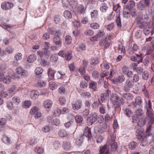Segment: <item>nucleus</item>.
I'll list each match as a JSON object with an SVG mask.
<instances>
[{
    "mask_svg": "<svg viewBox=\"0 0 154 154\" xmlns=\"http://www.w3.org/2000/svg\"><path fill=\"white\" fill-rule=\"evenodd\" d=\"M145 103V108L146 110V118H141L139 120L137 124L140 127L145 125L147 119L148 120V122L151 124L153 123L154 121V113L152 109L151 102L150 100H149L147 102L146 101Z\"/></svg>",
    "mask_w": 154,
    "mask_h": 154,
    "instance_id": "1",
    "label": "nucleus"
},
{
    "mask_svg": "<svg viewBox=\"0 0 154 154\" xmlns=\"http://www.w3.org/2000/svg\"><path fill=\"white\" fill-rule=\"evenodd\" d=\"M150 3V0H141L137 4V8L139 10H144L149 7Z\"/></svg>",
    "mask_w": 154,
    "mask_h": 154,
    "instance_id": "2",
    "label": "nucleus"
},
{
    "mask_svg": "<svg viewBox=\"0 0 154 154\" xmlns=\"http://www.w3.org/2000/svg\"><path fill=\"white\" fill-rule=\"evenodd\" d=\"M87 119V122L88 124L91 125L96 121L98 116L97 113L94 112L91 113Z\"/></svg>",
    "mask_w": 154,
    "mask_h": 154,
    "instance_id": "3",
    "label": "nucleus"
},
{
    "mask_svg": "<svg viewBox=\"0 0 154 154\" xmlns=\"http://www.w3.org/2000/svg\"><path fill=\"white\" fill-rule=\"evenodd\" d=\"M135 6V2L132 0H130L128 2L127 5L125 6V8L130 11L132 13L135 14L136 12L135 9L134 8Z\"/></svg>",
    "mask_w": 154,
    "mask_h": 154,
    "instance_id": "4",
    "label": "nucleus"
},
{
    "mask_svg": "<svg viewBox=\"0 0 154 154\" xmlns=\"http://www.w3.org/2000/svg\"><path fill=\"white\" fill-rule=\"evenodd\" d=\"M82 135V137L84 138V136L88 138V141L91 140L92 137L91 129L88 126L85 127L84 129L83 133L80 134Z\"/></svg>",
    "mask_w": 154,
    "mask_h": 154,
    "instance_id": "5",
    "label": "nucleus"
},
{
    "mask_svg": "<svg viewBox=\"0 0 154 154\" xmlns=\"http://www.w3.org/2000/svg\"><path fill=\"white\" fill-rule=\"evenodd\" d=\"M1 8L5 11L11 9L14 6L13 3L10 2H5L1 4Z\"/></svg>",
    "mask_w": 154,
    "mask_h": 154,
    "instance_id": "6",
    "label": "nucleus"
},
{
    "mask_svg": "<svg viewBox=\"0 0 154 154\" xmlns=\"http://www.w3.org/2000/svg\"><path fill=\"white\" fill-rule=\"evenodd\" d=\"M37 54L41 58H43L44 57L46 56L49 57L51 55L50 52L48 50V49L46 50L43 49L42 51H38L37 52Z\"/></svg>",
    "mask_w": 154,
    "mask_h": 154,
    "instance_id": "7",
    "label": "nucleus"
},
{
    "mask_svg": "<svg viewBox=\"0 0 154 154\" xmlns=\"http://www.w3.org/2000/svg\"><path fill=\"white\" fill-rule=\"evenodd\" d=\"M137 26L140 28L144 29L149 27V26H148V23L146 22L142 21L140 19H137Z\"/></svg>",
    "mask_w": 154,
    "mask_h": 154,
    "instance_id": "8",
    "label": "nucleus"
},
{
    "mask_svg": "<svg viewBox=\"0 0 154 154\" xmlns=\"http://www.w3.org/2000/svg\"><path fill=\"white\" fill-rule=\"evenodd\" d=\"M82 105V101L79 100H77L74 103L72 104V107L74 109L78 110L81 108Z\"/></svg>",
    "mask_w": 154,
    "mask_h": 154,
    "instance_id": "9",
    "label": "nucleus"
},
{
    "mask_svg": "<svg viewBox=\"0 0 154 154\" xmlns=\"http://www.w3.org/2000/svg\"><path fill=\"white\" fill-rule=\"evenodd\" d=\"M87 9V6L82 5H79L77 8V11L81 14H84L85 13V11Z\"/></svg>",
    "mask_w": 154,
    "mask_h": 154,
    "instance_id": "10",
    "label": "nucleus"
},
{
    "mask_svg": "<svg viewBox=\"0 0 154 154\" xmlns=\"http://www.w3.org/2000/svg\"><path fill=\"white\" fill-rule=\"evenodd\" d=\"M59 35H56L53 38V42L56 45L61 46L62 43V42L61 38L59 36Z\"/></svg>",
    "mask_w": 154,
    "mask_h": 154,
    "instance_id": "11",
    "label": "nucleus"
},
{
    "mask_svg": "<svg viewBox=\"0 0 154 154\" xmlns=\"http://www.w3.org/2000/svg\"><path fill=\"white\" fill-rule=\"evenodd\" d=\"M16 72L21 76H25L27 75V73L26 72L21 66L18 67L16 69Z\"/></svg>",
    "mask_w": 154,
    "mask_h": 154,
    "instance_id": "12",
    "label": "nucleus"
},
{
    "mask_svg": "<svg viewBox=\"0 0 154 154\" xmlns=\"http://www.w3.org/2000/svg\"><path fill=\"white\" fill-rule=\"evenodd\" d=\"M36 55L32 54L29 55L27 58V61L30 63H33L36 59Z\"/></svg>",
    "mask_w": 154,
    "mask_h": 154,
    "instance_id": "13",
    "label": "nucleus"
},
{
    "mask_svg": "<svg viewBox=\"0 0 154 154\" xmlns=\"http://www.w3.org/2000/svg\"><path fill=\"white\" fill-rule=\"evenodd\" d=\"M151 124H152L151 123ZM151 124L149 126L146 127V136H150L152 135L154 132L153 130L151 129Z\"/></svg>",
    "mask_w": 154,
    "mask_h": 154,
    "instance_id": "14",
    "label": "nucleus"
},
{
    "mask_svg": "<svg viewBox=\"0 0 154 154\" xmlns=\"http://www.w3.org/2000/svg\"><path fill=\"white\" fill-rule=\"evenodd\" d=\"M52 105V101L49 100H47L44 102L43 106L46 109H50L51 108Z\"/></svg>",
    "mask_w": 154,
    "mask_h": 154,
    "instance_id": "15",
    "label": "nucleus"
},
{
    "mask_svg": "<svg viewBox=\"0 0 154 154\" xmlns=\"http://www.w3.org/2000/svg\"><path fill=\"white\" fill-rule=\"evenodd\" d=\"M48 31L51 34L54 35L56 34L57 35L60 34V33L59 30H57L55 28L53 27L49 28L48 29Z\"/></svg>",
    "mask_w": 154,
    "mask_h": 154,
    "instance_id": "16",
    "label": "nucleus"
},
{
    "mask_svg": "<svg viewBox=\"0 0 154 154\" xmlns=\"http://www.w3.org/2000/svg\"><path fill=\"white\" fill-rule=\"evenodd\" d=\"M39 94V93L37 91H32L31 92L30 96L32 99L34 100L36 99Z\"/></svg>",
    "mask_w": 154,
    "mask_h": 154,
    "instance_id": "17",
    "label": "nucleus"
},
{
    "mask_svg": "<svg viewBox=\"0 0 154 154\" xmlns=\"http://www.w3.org/2000/svg\"><path fill=\"white\" fill-rule=\"evenodd\" d=\"M63 146L64 150L68 151L71 149V143L69 142L65 141L64 142Z\"/></svg>",
    "mask_w": 154,
    "mask_h": 154,
    "instance_id": "18",
    "label": "nucleus"
},
{
    "mask_svg": "<svg viewBox=\"0 0 154 154\" xmlns=\"http://www.w3.org/2000/svg\"><path fill=\"white\" fill-rule=\"evenodd\" d=\"M90 14L92 19L93 20H95L98 17V11L96 10H94L91 12Z\"/></svg>",
    "mask_w": 154,
    "mask_h": 154,
    "instance_id": "19",
    "label": "nucleus"
},
{
    "mask_svg": "<svg viewBox=\"0 0 154 154\" xmlns=\"http://www.w3.org/2000/svg\"><path fill=\"white\" fill-rule=\"evenodd\" d=\"M142 100L140 97H137L135 100V102H133V105L134 107H136L137 106H140L142 103Z\"/></svg>",
    "mask_w": 154,
    "mask_h": 154,
    "instance_id": "20",
    "label": "nucleus"
},
{
    "mask_svg": "<svg viewBox=\"0 0 154 154\" xmlns=\"http://www.w3.org/2000/svg\"><path fill=\"white\" fill-rule=\"evenodd\" d=\"M43 72V69L41 67H38L35 70V72L37 75L36 76L37 78H40L41 75L39 76V75L42 74Z\"/></svg>",
    "mask_w": 154,
    "mask_h": 154,
    "instance_id": "21",
    "label": "nucleus"
},
{
    "mask_svg": "<svg viewBox=\"0 0 154 154\" xmlns=\"http://www.w3.org/2000/svg\"><path fill=\"white\" fill-rule=\"evenodd\" d=\"M107 152H108V154H109V152L107 148V145H105L103 146L100 148L99 151L100 154H104Z\"/></svg>",
    "mask_w": 154,
    "mask_h": 154,
    "instance_id": "22",
    "label": "nucleus"
},
{
    "mask_svg": "<svg viewBox=\"0 0 154 154\" xmlns=\"http://www.w3.org/2000/svg\"><path fill=\"white\" fill-rule=\"evenodd\" d=\"M123 112L128 117H130L133 114V112L131 111V110L127 108H125L124 109Z\"/></svg>",
    "mask_w": 154,
    "mask_h": 154,
    "instance_id": "23",
    "label": "nucleus"
},
{
    "mask_svg": "<svg viewBox=\"0 0 154 154\" xmlns=\"http://www.w3.org/2000/svg\"><path fill=\"white\" fill-rule=\"evenodd\" d=\"M122 96L128 101L132 100L133 98V96L131 94H128L126 93H123Z\"/></svg>",
    "mask_w": 154,
    "mask_h": 154,
    "instance_id": "24",
    "label": "nucleus"
},
{
    "mask_svg": "<svg viewBox=\"0 0 154 154\" xmlns=\"http://www.w3.org/2000/svg\"><path fill=\"white\" fill-rule=\"evenodd\" d=\"M64 58L67 61L70 60L72 58V52L71 51L66 52L65 54Z\"/></svg>",
    "mask_w": 154,
    "mask_h": 154,
    "instance_id": "25",
    "label": "nucleus"
},
{
    "mask_svg": "<svg viewBox=\"0 0 154 154\" xmlns=\"http://www.w3.org/2000/svg\"><path fill=\"white\" fill-rule=\"evenodd\" d=\"M11 77L8 75H6L4 76L2 81L5 83L8 84L11 82Z\"/></svg>",
    "mask_w": 154,
    "mask_h": 154,
    "instance_id": "26",
    "label": "nucleus"
},
{
    "mask_svg": "<svg viewBox=\"0 0 154 154\" xmlns=\"http://www.w3.org/2000/svg\"><path fill=\"white\" fill-rule=\"evenodd\" d=\"M75 120L77 124L79 125L82 123L83 118L81 116H76L75 117Z\"/></svg>",
    "mask_w": 154,
    "mask_h": 154,
    "instance_id": "27",
    "label": "nucleus"
},
{
    "mask_svg": "<svg viewBox=\"0 0 154 154\" xmlns=\"http://www.w3.org/2000/svg\"><path fill=\"white\" fill-rule=\"evenodd\" d=\"M17 89V88L15 86H13L11 88H10L8 91L7 94H6V95L7 96L9 95V96L12 95V93L15 91Z\"/></svg>",
    "mask_w": 154,
    "mask_h": 154,
    "instance_id": "28",
    "label": "nucleus"
},
{
    "mask_svg": "<svg viewBox=\"0 0 154 154\" xmlns=\"http://www.w3.org/2000/svg\"><path fill=\"white\" fill-rule=\"evenodd\" d=\"M58 134L61 137H65L67 136L66 131L63 129H61L58 132Z\"/></svg>",
    "mask_w": 154,
    "mask_h": 154,
    "instance_id": "29",
    "label": "nucleus"
},
{
    "mask_svg": "<svg viewBox=\"0 0 154 154\" xmlns=\"http://www.w3.org/2000/svg\"><path fill=\"white\" fill-rule=\"evenodd\" d=\"M125 84L128 86V87H129L131 88L134 86V82L129 79H127L125 81Z\"/></svg>",
    "mask_w": 154,
    "mask_h": 154,
    "instance_id": "30",
    "label": "nucleus"
},
{
    "mask_svg": "<svg viewBox=\"0 0 154 154\" xmlns=\"http://www.w3.org/2000/svg\"><path fill=\"white\" fill-rule=\"evenodd\" d=\"M119 98L118 96L116 94H112L110 97V100L112 103H114L118 102V99Z\"/></svg>",
    "mask_w": 154,
    "mask_h": 154,
    "instance_id": "31",
    "label": "nucleus"
},
{
    "mask_svg": "<svg viewBox=\"0 0 154 154\" xmlns=\"http://www.w3.org/2000/svg\"><path fill=\"white\" fill-rule=\"evenodd\" d=\"M84 138L82 137V135L80 134L79 137L76 140V144L78 146H80L82 143L83 140Z\"/></svg>",
    "mask_w": 154,
    "mask_h": 154,
    "instance_id": "32",
    "label": "nucleus"
},
{
    "mask_svg": "<svg viewBox=\"0 0 154 154\" xmlns=\"http://www.w3.org/2000/svg\"><path fill=\"white\" fill-rule=\"evenodd\" d=\"M143 134V132L140 129H138L136 131V135L137 137V138L140 139L141 138Z\"/></svg>",
    "mask_w": 154,
    "mask_h": 154,
    "instance_id": "33",
    "label": "nucleus"
},
{
    "mask_svg": "<svg viewBox=\"0 0 154 154\" xmlns=\"http://www.w3.org/2000/svg\"><path fill=\"white\" fill-rule=\"evenodd\" d=\"M64 16L67 19H71L72 17V15L71 12L67 10H66L64 12Z\"/></svg>",
    "mask_w": 154,
    "mask_h": 154,
    "instance_id": "34",
    "label": "nucleus"
},
{
    "mask_svg": "<svg viewBox=\"0 0 154 154\" xmlns=\"http://www.w3.org/2000/svg\"><path fill=\"white\" fill-rule=\"evenodd\" d=\"M13 103H15L16 105H18L20 102V97L17 96H16L13 97L12 99Z\"/></svg>",
    "mask_w": 154,
    "mask_h": 154,
    "instance_id": "35",
    "label": "nucleus"
},
{
    "mask_svg": "<svg viewBox=\"0 0 154 154\" xmlns=\"http://www.w3.org/2000/svg\"><path fill=\"white\" fill-rule=\"evenodd\" d=\"M109 144L111 148V150L114 151L116 150L117 146V143L115 141H112L111 142H109Z\"/></svg>",
    "mask_w": 154,
    "mask_h": 154,
    "instance_id": "36",
    "label": "nucleus"
},
{
    "mask_svg": "<svg viewBox=\"0 0 154 154\" xmlns=\"http://www.w3.org/2000/svg\"><path fill=\"white\" fill-rule=\"evenodd\" d=\"M84 34L86 36H91L94 35V32L92 30L88 29L85 30L84 32Z\"/></svg>",
    "mask_w": 154,
    "mask_h": 154,
    "instance_id": "37",
    "label": "nucleus"
},
{
    "mask_svg": "<svg viewBox=\"0 0 154 154\" xmlns=\"http://www.w3.org/2000/svg\"><path fill=\"white\" fill-rule=\"evenodd\" d=\"M137 145V143L134 141L131 142L128 144L129 148L132 150L135 149Z\"/></svg>",
    "mask_w": 154,
    "mask_h": 154,
    "instance_id": "38",
    "label": "nucleus"
},
{
    "mask_svg": "<svg viewBox=\"0 0 154 154\" xmlns=\"http://www.w3.org/2000/svg\"><path fill=\"white\" fill-rule=\"evenodd\" d=\"M48 122H51L52 125H55L56 126L60 124V121L58 119H55L53 120L51 122L48 121Z\"/></svg>",
    "mask_w": 154,
    "mask_h": 154,
    "instance_id": "39",
    "label": "nucleus"
},
{
    "mask_svg": "<svg viewBox=\"0 0 154 154\" xmlns=\"http://www.w3.org/2000/svg\"><path fill=\"white\" fill-rule=\"evenodd\" d=\"M31 106V102L29 100H26L23 103V107L25 108H29Z\"/></svg>",
    "mask_w": 154,
    "mask_h": 154,
    "instance_id": "40",
    "label": "nucleus"
},
{
    "mask_svg": "<svg viewBox=\"0 0 154 154\" xmlns=\"http://www.w3.org/2000/svg\"><path fill=\"white\" fill-rule=\"evenodd\" d=\"M54 20L56 24L59 23L61 20V17L60 15H55L54 17Z\"/></svg>",
    "mask_w": 154,
    "mask_h": 154,
    "instance_id": "41",
    "label": "nucleus"
},
{
    "mask_svg": "<svg viewBox=\"0 0 154 154\" xmlns=\"http://www.w3.org/2000/svg\"><path fill=\"white\" fill-rule=\"evenodd\" d=\"M72 37L69 35H67L66 36L65 38V43L67 45L70 44L72 43Z\"/></svg>",
    "mask_w": 154,
    "mask_h": 154,
    "instance_id": "42",
    "label": "nucleus"
},
{
    "mask_svg": "<svg viewBox=\"0 0 154 154\" xmlns=\"http://www.w3.org/2000/svg\"><path fill=\"white\" fill-rule=\"evenodd\" d=\"M86 45L84 43L80 44L77 48V50L79 51H85L86 50Z\"/></svg>",
    "mask_w": 154,
    "mask_h": 154,
    "instance_id": "43",
    "label": "nucleus"
},
{
    "mask_svg": "<svg viewBox=\"0 0 154 154\" xmlns=\"http://www.w3.org/2000/svg\"><path fill=\"white\" fill-rule=\"evenodd\" d=\"M108 9L107 5L104 3L102 4V6L100 8V11L102 12H105Z\"/></svg>",
    "mask_w": 154,
    "mask_h": 154,
    "instance_id": "44",
    "label": "nucleus"
},
{
    "mask_svg": "<svg viewBox=\"0 0 154 154\" xmlns=\"http://www.w3.org/2000/svg\"><path fill=\"white\" fill-rule=\"evenodd\" d=\"M142 78L144 80H147L149 78V74L148 72L146 71H145L142 74Z\"/></svg>",
    "mask_w": 154,
    "mask_h": 154,
    "instance_id": "45",
    "label": "nucleus"
},
{
    "mask_svg": "<svg viewBox=\"0 0 154 154\" xmlns=\"http://www.w3.org/2000/svg\"><path fill=\"white\" fill-rule=\"evenodd\" d=\"M116 21L117 26L118 27H121L122 22L119 14L116 16Z\"/></svg>",
    "mask_w": 154,
    "mask_h": 154,
    "instance_id": "46",
    "label": "nucleus"
},
{
    "mask_svg": "<svg viewBox=\"0 0 154 154\" xmlns=\"http://www.w3.org/2000/svg\"><path fill=\"white\" fill-rule=\"evenodd\" d=\"M38 110V108L37 107H33L30 111V113L32 115L35 114L39 112Z\"/></svg>",
    "mask_w": 154,
    "mask_h": 154,
    "instance_id": "47",
    "label": "nucleus"
},
{
    "mask_svg": "<svg viewBox=\"0 0 154 154\" xmlns=\"http://www.w3.org/2000/svg\"><path fill=\"white\" fill-rule=\"evenodd\" d=\"M148 143V139L146 137L143 138L140 143V145L142 146H146Z\"/></svg>",
    "mask_w": 154,
    "mask_h": 154,
    "instance_id": "48",
    "label": "nucleus"
},
{
    "mask_svg": "<svg viewBox=\"0 0 154 154\" xmlns=\"http://www.w3.org/2000/svg\"><path fill=\"white\" fill-rule=\"evenodd\" d=\"M2 141L4 143H10L11 142V140L10 139L5 135H3V136Z\"/></svg>",
    "mask_w": 154,
    "mask_h": 154,
    "instance_id": "49",
    "label": "nucleus"
},
{
    "mask_svg": "<svg viewBox=\"0 0 154 154\" xmlns=\"http://www.w3.org/2000/svg\"><path fill=\"white\" fill-rule=\"evenodd\" d=\"M97 83L94 81H91L89 85V88L96 90L97 89Z\"/></svg>",
    "mask_w": 154,
    "mask_h": 154,
    "instance_id": "50",
    "label": "nucleus"
},
{
    "mask_svg": "<svg viewBox=\"0 0 154 154\" xmlns=\"http://www.w3.org/2000/svg\"><path fill=\"white\" fill-rule=\"evenodd\" d=\"M127 9L126 8H125L124 9V11L123 12V17L125 18H127L129 16L130 14V12L129 10L128 11H126V10Z\"/></svg>",
    "mask_w": 154,
    "mask_h": 154,
    "instance_id": "51",
    "label": "nucleus"
},
{
    "mask_svg": "<svg viewBox=\"0 0 154 154\" xmlns=\"http://www.w3.org/2000/svg\"><path fill=\"white\" fill-rule=\"evenodd\" d=\"M48 74L50 79H53L54 78V72L52 70L49 69L48 72Z\"/></svg>",
    "mask_w": 154,
    "mask_h": 154,
    "instance_id": "52",
    "label": "nucleus"
},
{
    "mask_svg": "<svg viewBox=\"0 0 154 154\" xmlns=\"http://www.w3.org/2000/svg\"><path fill=\"white\" fill-rule=\"evenodd\" d=\"M90 27L92 29H98L99 28V24L97 23H93L90 24Z\"/></svg>",
    "mask_w": 154,
    "mask_h": 154,
    "instance_id": "53",
    "label": "nucleus"
},
{
    "mask_svg": "<svg viewBox=\"0 0 154 154\" xmlns=\"http://www.w3.org/2000/svg\"><path fill=\"white\" fill-rule=\"evenodd\" d=\"M35 151L38 154H42L44 152L43 149L40 147H36L35 149Z\"/></svg>",
    "mask_w": 154,
    "mask_h": 154,
    "instance_id": "54",
    "label": "nucleus"
},
{
    "mask_svg": "<svg viewBox=\"0 0 154 154\" xmlns=\"http://www.w3.org/2000/svg\"><path fill=\"white\" fill-rule=\"evenodd\" d=\"M115 26L114 23H112L110 24H108L106 26V29L107 31H110L112 30Z\"/></svg>",
    "mask_w": 154,
    "mask_h": 154,
    "instance_id": "55",
    "label": "nucleus"
},
{
    "mask_svg": "<svg viewBox=\"0 0 154 154\" xmlns=\"http://www.w3.org/2000/svg\"><path fill=\"white\" fill-rule=\"evenodd\" d=\"M100 66L102 68L106 69H109V66L108 63L106 62H104L100 65Z\"/></svg>",
    "mask_w": 154,
    "mask_h": 154,
    "instance_id": "56",
    "label": "nucleus"
},
{
    "mask_svg": "<svg viewBox=\"0 0 154 154\" xmlns=\"http://www.w3.org/2000/svg\"><path fill=\"white\" fill-rule=\"evenodd\" d=\"M58 59V58L56 55H52L50 57V60L51 62H55L57 61Z\"/></svg>",
    "mask_w": 154,
    "mask_h": 154,
    "instance_id": "57",
    "label": "nucleus"
},
{
    "mask_svg": "<svg viewBox=\"0 0 154 154\" xmlns=\"http://www.w3.org/2000/svg\"><path fill=\"white\" fill-rule=\"evenodd\" d=\"M99 61L97 58H94L91 60V64L95 66L99 63Z\"/></svg>",
    "mask_w": 154,
    "mask_h": 154,
    "instance_id": "58",
    "label": "nucleus"
},
{
    "mask_svg": "<svg viewBox=\"0 0 154 154\" xmlns=\"http://www.w3.org/2000/svg\"><path fill=\"white\" fill-rule=\"evenodd\" d=\"M125 78L124 76H120L118 78L116 79V81L117 82L119 83H122L124 81Z\"/></svg>",
    "mask_w": 154,
    "mask_h": 154,
    "instance_id": "59",
    "label": "nucleus"
},
{
    "mask_svg": "<svg viewBox=\"0 0 154 154\" xmlns=\"http://www.w3.org/2000/svg\"><path fill=\"white\" fill-rule=\"evenodd\" d=\"M88 86V84L87 82L85 81H82L81 82L80 86L82 88H86Z\"/></svg>",
    "mask_w": 154,
    "mask_h": 154,
    "instance_id": "60",
    "label": "nucleus"
},
{
    "mask_svg": "<svg viewBox=\"0 0 154 154\" xmlns=\"http://www.w3.org/2000/svg\"><path fill=\"white\" fill-rule=\"evenodd\" d=\"M89 110L87 109H85L82 112V115L84 117L87 116L89 114Z\"/></svg>",
    "mask_w": 154,
    "mask_h": 154,
    "instance_id": "61",
    "label": "nucleus"
},
{
    "mask_svg": "<svg viewBox=\"0 0 154 154\" xmlns=\"http://www.w3.org/2000/svg\"><path fill=\"white\" fill-rule=\"evenodd\" d=\"M81 95L83 97H86L89 98L91 97V94L88 92H83L82 93Z\"/></svg>",
    "mask_w": 154,
    "mask_h": 154,
    "instance_id": "62",
    "label": "nucleus"
},
{
    "mask_svg": "<svg viewBox=\"0 0 154 154\" xmlns=\"http://www.w3.org/2000/svg\"><path fill=\"white\" fill-rule=\"evenodd\" d=\"M57 85L53 82H49V86L51 89L52 90H54L56 87Z\"/></svg>",
    "mask_w": 154,
    "mask_h": 154,
    "instance_id": "63",
    "label": "nucleus"
},
{
    "mask_svg": "<svg viewBox=\"0 0 154 154\" xmlns=\"http://www.w3.org/2000/svg\"><path fill=\"white\" fill-rule=\"evenodd\" d=\"M46 84V83L45 81L41 80L38 81L37 82L38 85L40 87H44Z\"/></svg>",
    "mask_w": 154,
    "mask_h": 154,
    "instance_id": "64",
    "label": "nucleus"
}]
</instances>
